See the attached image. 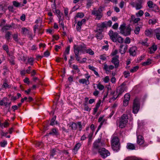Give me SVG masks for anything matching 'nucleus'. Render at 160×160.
<instances>
[{
  "label": "nucleus",
  "mask_w": 160,
  "mask_h": 160,
  "mask_svg": "<svg viewBox=\"0 0 160 160\" xmlns=\"http://www.w3.org/2000/svg\"><path fill=\"white\" fill-rule=\"evenodd\" d=\"M84 47L82 45H74L73 46L74 52L75 54V57L77 60L80 62L81 61L80 60L81 58L79 56V53L82 52Z\"/></svg>",
  "instance_id": "nucleus-1"
},
{
  "label": "nucleus",
  "mask_w": 160,
  "mask_h": 160,
  "mask_svg": "<svg viewBox=\"0 0 160 160\" xmlns=\"http://www.w3.org/2000/svg\"><path fill=\"white\" fill-rule=\"evenodd\" d=\"M104 9V7L100 6L98 10H93L92 12V14L96 16L95 19L100 20L103 16L102 12Z\"/></svg>",
  "instance_id": "nucleus-2"
},
{
  "label": "nucleus",
  "mask_w": 160,
  "mask_h": 160,
  "mask_svg": "<svg viewBox=\"0 0 160 160\" xmlns=\"http://www.w3.org/2000/svg\"><path fill=\"white\" fill-rule=\"evenodd\" d=\"M128 116L126 114H123L121 117L119 122V126L121 128H124L128 123Z\"/></svg>",
  "instance_id": "nucleus-3"
},
{
  "label": "nucleus",
  "mask_w": 160,
  "mask_h": 160,
  "mask_svg": "<svg viewBox=\"0 0 160 160\" xmlns=\"http://www.w3.org/2000/svg\"><path fill=\"white\" fill-rule=\"evenodd\" d=\"M140 108V101L138 98H136L134 100L132 106V112L135 114L138 113Z\"/></svg>",
  "instance_id": "nucleus-4"
},
{
  "label": "nucleus",
  "mask_w": 160,
  "mask_h": 160,
  "mask_svg": "<svg viewBox=\"0 0 160 160\" xmlns=\"http://www.w3.org/2000/svg\"><path fill=\"white\" fill-rule=\"evenodd\" d=\"M101 139H98V140H96L93 144V149H97L98 150V149L101 148V147H103L105 146V144L103 142L101 141Z\"/></svg>",
  "instance_id": "nucleus-5"
},
{
  "label": "nucleus",
  "mask_w": 160,
  "mask_h": 160,
  "mask_svg": "<svg viewBox=\"0 0 160 160\" xmlns=\"http://www.w3.org/2000/svg\"><path fill=\"white\" fill-rule=\"evenodd\" d=\"M98 152L103 158H105L110 155L109 152L103 148L99 149Z\"/></svg>",
  "instance_id": "nucleus-6"
},
{
  "label": "nucleus",
  "mask_w": 160,
  "mask_h": 160,
  "mask_svg": "<svg viewBox=\"0 0 160 160\" xmlns=\"http://www.w3.org/2000/svg\"><path fill=\"white\" fill-rule=\"evenodd\" d=\"M108 34L112 41L113 42H116V38L118 35V33L117 32H114L112 30H111L109 31Z\"/></svg>",
  "instance_id": "nucleus-7"
},
{
  "label": "nucleus",
  "mask_w": 160,
  "mask_h": 160,
  "mask_svg": "<svg viewBox=\"0 0 160 160\" xmlns=\"http://www.w3.org/2000/svg\"><path fill=\"white\" fill-rule=\"evenodd\" d=\"M119 56L116 55L112 58L111 62L114 64L116 68H118L119 65Z\"/></svg>",
  "instance_id": "nucleus-8"
},
{
  "label": "nucleus",
  "mask_w": 160,
  "mask_h": 160,
  "mask_svg": "<svg viewBox=\"0 0 160 160\" xmlns=\"http://www.w3.org/2000/svg\"><path fill=\"white\" fill-rule=\"evenodd\" d=\"M125 85L126 84L123 82L118 88L117 91V93H118V96L121 95L124 92L125 90Z\"/></svg>",
  "instance_id": "nucleus-9"
},
{
  "label": "nucleus",
  "mask_w": 160,
  "mask_h": 160,
  "mask_svg": "<svg viewBox=\"0 0 160 160\" xmlns=\"http://www.w3.org/2000/svg\"><path fill=\"white\" fill-rule=\"evenodd\" d=\"M137 48L136 47L134 46L131 47L129 50L130 56L135 57L136 55Z\"/></svg>",
  "instance_id": "nucleus-10"
},
{
  "label": "nucleus",
  "mask_w": 160,
  "mask_h": 160,
  "mask_svg": "<svg viewBox=\"0 0 160 160\" xmlns=\"http://www.w3.org/2000/svg\"><path fill=\"white\" fill-rule=\"evenodd\" d=\"M112 148L113 151L115 152H117L119 151L120 149V144H114V143L113 144H112Z\"/></svg>",
  "instance_id": "nucleus-11"
},
{
  "label": "nucleus",
  "mask_w": 160,
  "mask_h": 160,
  "mask_svg": "<svg viewBox=\"0 0 160 160\" xmlns=\"http://www.w3.org/2000/svg\"><path fill=\"white\" fill-rule=\"evenodd\" d=\"M154 33V30L151 29H147L145 31V34L148 37H152L153 34Z\"/></svg>",
  "instance_id": "nucleus-12"
},
{
  "label": "nucleus",
  "mask_w": 160,
  "mask_h": 160,
  "mask_svg": "<svg viewBox=\"0 0 160 160\" xmlns=\"http://www.w3.org/2000/svg\"><path fill=\"white\" fill-rule=\"evenodd\" d=\"M131 28L130 26L126 27L125 30L124 32V33L122 34L125 36H127L130 35L131 34Z\"/></svg>",
  "instance_id": "nucleus-13"
},
{
  "label": "nucleus",
  "mask_w": 160,
  "mask_h": 160,
  "mask_svg": "<svg viewBox=\"0 0 160 160\" xmlns=\"http://www.w3.org/2000/svg\"><path fill=\"white\" fill-rule=\"evenodd\" d=\"M13 24H14L12 23V25L6 24L5 25H4L1 29L2 31L4 32L7 30H9L10 28L12 27Z\"/></svg>",
  "instance_id": "nucleus-14"
},
{
  "label": "nucleus",
  "mask_w": 160,
  "mask_h": 160,
  "mask_svg": "<svg viewBox=\"0 0 160 160\" xmlns=\"http://www.w3.org/2000/svg\"><path fill=\"white\" fill-rule=\"evenodd\" d=\"M144 142L143 138L141 135H139L137 137V142L138 144L141 145Z\"/></svg>",
  "instance_id": "nucleus-15"
},
{
  "label": "nucleus",
  "mask_w": 160,
  "mask_h": 160,
  "mask_svg": "<svg viewBox=\"0 0 160 160\" xmlns=\"http://www.w3.org/2000/svg\"><path fill=\"white\" fill-rule=\"evenodd\" d=\"M124 47V45H121L120 46V50L119 51L121 53V54H123L125 53L126 50H127L128 48V45H126L124 48H122L123 47Z\"/></svg>",
  "instance_id": "nucleus-16"
},
{
  "label": "nucleus",
  "mask_w": 160,
  "mask_h": 160,
  "mask_svg": "<svg viewBox=\"0 0 160 160\" xmlns=\"http://www.w3.org/2000/svg\"><path fill=\"white\" fill-rule=\"evenodd\" d=\"M157 46L154 44L151 47L149 48V51L148 52L150 54H152L153 53L157 50Z\"/></svg>",
  "instance_id": "nucleus-17"
},
{
  "label": "nucleus",
  "mask_w": 160,
  "mask_h": 160,
  "mask_svg": "<svg viewBox=\"0 0 160 160\" xmlns=\"http://www.w3.org/2000/svg\"><path fill=\"white\" fill-rule=\"evenodd\" d=\"M29 31V30L25 27H23L21 28V33L22 34L24 35L25 36L28 33Z\"/></svg>",
  "instance_id": "nucleus-18"
},
{
  "label": "nucleus",
  "mask_w": 160,
  "mask_h": 160,
  "mask_svg": "<svg viewBox=\"0 0 160 160\" xmlns=\"http://www.w3.org/2000/svg\"><path fill=\"white\" fill-rule=\"evenodd\" d=\"M120 144L118 138L116 136L112 138L111 141V144Z\"/></svg>",
  "instance_id": "nucleus-19"
},
{
  "label": "nucleus",
  "mask_w": 160,
  "mask_h": 160,
  "mask_svg": "<svg viewBox=\"0 0 160 160\" xmlns=\"http://www.w3.org/2000/svg\"><path fill=\"white\" fill-rule=\"evenodd\" d=\"M126 148L128 149L132 150L135 149V145L131 143H128L127 144Z\"/></svg>",
  "instance_id": "nucleus-20"
},
{
  "label": "nucleus",
  "mask_w": 160,
  "mask_h": 160,
  "mask_svg": "<svg viewBox=\"0 0 160 160\" xmlns=\"http://www.w3.org/2000/svg\"><path fill=\"white\" fill-rule=\"evenodd\" d=\"M81 145V144L79 142H78L76 144L73 149V151L74 154H76L77 151L79 149Z\"/></svg>",
  "instance_id": "nucleus-21"
},
{
  "label": "nucleus",
  "mask_w": 160,
  "mask_h": 160,
  "mask_svg": "<svg viewBox=\"0 0 160 160\" xmlns=\"http://www.w3.org/2000/svg\"><path fill=\"white\" fill-rule=\"evenodd\" d=\"M154 33L155 34L157 39L160 40V30L157 29L154 30Z\"/></svg>",
  "instance_id": "nucleus-22"
},
{
  "label": "nucleus",
  "mask_w": 160,
  "mask_h": 160,
  "mask_svg": "<svg viewBox=\"0 0 160 160\" xmlns=\"http://www.w3.org/2000/svg\"><path fill=\"white\" fill-rule=\"evenodd\" d=\"M58 150L56 148H53L50 151V158H52L53 156L56 155L58 152Z\"/></svg>",
  "instance_id": "nucleus-23"
},
{
  "label": "nucleus",
  "mask_w": 160,
  "mask_h": 160,
  "mask_svg": "<svg viewBox=\"0 0 160 160\" xmlns=\"http://www.w3.org/2000/svg\"><path fill=\"white\" fill-rule=\"evenodd\" d=\"M58 134V130H57L56 128H53L51 131L48 134L46 135L48 136V135H57Z\"/></svg>",
  "instance_id": "nucleus-24"
},
{
  "label": "nucleus",
  "mask_w": 160,
  "mask_h": 160,
  "mask_svg": "<svg viewBox=\"0 0 160 160\" xmlns=\"http://www.w3.org/2000/svg\"><path fill=\"white\" fill-rule=\"evenodd\" d=\"M8 59L9 61V62L11 65H14L15 64V57L12 55H9L8 58Z\"/></svg>",
  "instance_id": "nucleus-25"
},
{
  "label": "nucleus",
  "mask_w": 160,
  "mask_h": 160,
  "mask_svg": "<svg viewBox=\"0 0 160 160\" xmlns=\"http://www.w3.org/2000/svg\"><path fill=\"white\" fill-rule=\"evenodd\" d=\"M86 7L88 8H90L94 3L93 0H86Z\"/></svg>",
  "instance_id": "nucleus-26"
},
{
  "label": "nucleus",
  "mask_w": 160,
  "mask_h": 160,
  "mask_svg": "<svg viewBox=\"0 0 160 160\" xmlns=\"http://www.w3.org/2000/svg\"><path fill=\"white\" fill-rule=\"evenodd\" d=\"M126 28V24L125 23H123L121 25L119 28V29L120 30V33L122 34L124 33Z\"/></svg>",
  "instance_id": "nucleus-27"
},
{
  "label": "nucleus",
  "mask_w": 160,
  "mask_h": 160,
  "mask_svg": "<svg viewBox=\"0 0 160 160\" xmlns=\"http://www.w3.org/2000/svg\"><path fill=\"white\" fill-rule=\"evenodd\" d=\"M79 82L82 84H85L86 85H88L89 84V82L88 80H86L85 79H81L79 80Z\"/></svg>",
  "instance_id": "nucleus-28"
},
{
  "label": "nucleus",
  "mask_w": 160,
  "mask_h": 160,
  "mask_svg": "<svg viewBox=\"0 0 160 160\" xmlns=\"http://www.w3.org/2000/svg\"><path fill=\"white\" fill-rule=\"evenodd\" d=\"M131 19L132 21L134 23H137L141 20L140 18H135V16L134 15H132L131 16Z\"/></svg>",
  "instance_id": "nucleus-29"
},
{
  "label": "nucleus",
  "mask_w": 160,
  "mask_h": 160,
  "mask_svg": "<svg viewBox=\"0 0 160 160\" xmlns=\"http://www.w3.org/2000/svg\"><path fill=\"white\" fill-rule=\"evenodd\" d=\"M69 127L71 128L72 129L76 130L77 128V124L74 122H72L69 126Z\"/></svg>",
  "instance_id": "nucleus-30"
},
{
  "label": "nucleus",
  "mask_w": 160,
  "mask_h": 160,
  "mask_svg": "<svg viewBox=\"0 0 160 160\" xmlns=\"http://www.w3.org/2000/svg\"><path fill=\"white\" fill-rule=\"evenodd\" d=\"M12 35V32L10 31H7L6 32L5 35V38L8 41L9 40L10 38V37Z\"/></svg>",
  "instance_id": "nucleus-31"
},
{
  "label": "nucleus",
  "mask_w": 160,
  "mask_h": 160,
  "mask_svg": "<svg viewBox=\"0 0 160 160\" xmlns=\"http://www.w3.org/2000/svg\"><path fill=\"white\" fill-rule=\"evenodd\" d=\"M8 100V99L6 97H4L0 101V105L3 106L4 103Z\"/></svg>",
  "instance_id": "nucleus-32"
},
{
  "label": "nucleus",
  "mask_w": 160,
  "mask_h": 160,
  "mask_svg": "<svg viewBox=\"0 0 160 160\" xmlns=\"http://www.w3.org/2000/svg\"><path fill=\"white\" fill-rule=\"evenodd\" d=\"M103 29H103V28H102L99 24H98L97 25V27L96 32H102Z\"/></svg>",
  "instance_id": "nucleus-33"
},
{
  "label": "nucleus",
  "mask_w": 160,
  "mask_h": 160,
  "mask_svg": "<svg viewBox=\"0 0 160 160\" xmlns=\"http://www.w3.org/2000/svg\"><path fill=\"white\" fill-rule=\"evenodd\" d=\"M97 34L96 37L98 39L101 40L102 38L103 35L102 34V32H96Z\"/></svg>",
  "instance_id": "nucleus-34"
},
{
  "label": "nucleus",
  "mask_w": 160,
  "mask_h": 160,
  "mask_svg": "<svg viewBox=\"0 0 160 160\" xmlns=\"http://www.w3.org/2000/svg\"><path fill=\"white\" fill-rule=\"evenodd\" d=\"M151 63V60L150 59H148L147 61L143 62L142 64V65L145 66L148 65Z\"/></svg>",
  "instance_id": "nucleus-35"
},
{
  "label": "nucleus",
  "mask_w": 160,
  "mask_h": 160,
  "mask_svg": "<svg viewBox=\"0 0 160 160\" xmlns=\"http://www.w3.org/2000/svg\"><path fill=\"white\" fill-rule=\"evenodd\" d=\"M117 42H118L119 43H122L123 42V39L119 35H118L117 38H116Z\"/></svg>",
  "instance_id": "nucleus-36"
},
{
  "label": "nucleus",
  "mask_w": 160,
  "mask_h": 160,
  "mask_svg": "<svg viewBox=\"0 0 160 160\" xmlns=\"http://www.w3.org/2000/svg\"><path fill=\"white\" fill-rule=\"evenodd\" d=\"M151 9L152 11L155 12H158L159 11L158 7L155 4H154L153 6Z\"/></svg>",
  "instance_id": "nucleus-37"
},
{
  "label": "nucleus",
  "mask_w": 160,
  "mask_h": 160,
  "mask_svg": "<svg viewBox=\"0 0 160 160\" xmlns=\"http://www.w3.org/2000/svg\"><path fill=\"white\" fill-rule=\"evenodd\" d=\"M136 9L137 10H139L142 8V3H137L136 4L135 6Z\"/></svg>",
  "instance_id": "nucleus-38"
},
{
  "label": "nucleus",
  "mask_w": 160,
  "mask_h": 160,
  "mask_svg": "<svg viewBox=\"0 0 160 160\" xmlns=\"http://www.w3.org/2000/svg\"><path fill=\"white\" fill-rule=\"evenodd\" d=\"M84 16V14L83 12H78L77 13L76 17L78 18H82Z\"/></svg>",
  "instance_id": "nucleus-39"
},
{
  "label": "nucleus",
  "mask_w": 160,
  "mask_h": 160,
  "mask_svg": "<svg viewBox=\"0 0 160 160\" xmlns=\"http://www.w3.org/2000/svg\"><path fill=\"white\" fill-rule=\"evenodd\" d=\"M86 53H89L90 55H93L94 54V52L90 48L86 50Z\"/></svg>",
  "instance_id": "nucleus-40"
},
{
  "label": "nucleus",
  "mask_w": 160,
  "mask_h": 160,
  "mask_svg": "<svg viewBox=\"0 0 160 160\" xmlns=\"http://www.w3.org/2000/svg\"><path fill=\"white\" fill-rule=\"evenodd\" d=\"M147 4L149 8H152L154 4H153V2L151 1H149L147 2Z\"/></svg>",
  "instance_id": "nucleus-41"
},
{
  "label": "nucleus",
  "mask_w": 160,
  "mask_h": 160,
  "mask_svg": "<svg viewBox=\"0 0 160 160\" xmlns=\"http://www.w3.org/2000/svg\"><path fill=\"white\" fill-rule=\"evenodd\" d=\"M124 160H139V159L137 158L128 157L126 158Z\"/></svg>",
  "instance_id": "nucleus-42"
},
{
  "label": "nucleus",
  "mask_w": 160,
  "mask_h": 160,
  "mask_svg": "<svg viewBox=\"0 0 160 160\" xmlns=\"http://www.w3.org/2000/svg\"><path fill=\"white\" fill-rule=\"evenodd\" d=\"M144 12L142 10H139L138 12L136 13V15L137 17H141L143 15Z\"/></svg>",
  "instance_id": "nucleus-43"
},
{
  "label": "nucleus",
  "mask_w": 160,
  "mask_h": 160,
  "mask_svg": "<svg viewBox=\"0 0 160 160\" xmlns=\"http://www.w3.org/2000/svg\"><path fill=\"white\" fill-rule=\"evenodd\" d=\"M7 144V142L6 141L4 140L0 142V145L1 147H4Z\"/></svg>",
  "instance_id": "nucleus-44"
},
{
  "label": "nucleus",
  "mask_w": 160,
  "mask_h": 160,
  "mask_svg": "<svg viewBox=\"0 0 160 160\" xmlns=\"http://www.w3.org/2000/svg\"><path fill=\"white\" fill-rule=\"evenodd\" d=\"M56 119V116H54L51 120L50 125L52 126H53L55 124V121Z\"/></svg>",
  "instance_id": "nucleus-45"
},
{
  "label": "nucleus",
  "mask_w": 160,
  "mask_h": 160,
  "mask_svg": "<svg viewBox=\"0 0 160 160\" xmlns=\"http://www.w3.org/2000/svg\"><path fill=\"white\" fill-rule=\"evenodd\" d=\"M103 69L105 70L106 73L110 71L109 67L106 64H104Z\"/></svg>",
  "instance_id": "nucleus-46"
},
{
  "label": "nucleus",
  "mask_w": 160,
  "mask_h": 160,
  "mask_svg": "<svg viewBox=\"0 0 160 160\" xmlns=\"http://www.w3.org/2000/svg\"><path fill=\"white\" fill-rule=\"evenodd\" d=\"M12 4L13 5L16 7H19L20 5V3L18 2H17L15 1H13L12 2Z\"/></svg>",
  "instance_id": "nucleus-47"
},
{
  "label": "nucleus",
  "mask_w": 160,
  "mask_h": 160,
  "mask_svg": "<svg viewBox=\"0 0 160 160\" xmlns=\"http://www.w3.org/2000/svg\"><path fill=\"white\" fill-rule=\"evenodd\" d=\"M70 49V46H68V47L66 48L65 51L64 53V54L68 55L69 54Z\"/></svg>",
  "instance_id": "nucleus-48"
},
{
  "label": "nucleus",
  "mask_w": 160,
  "mask_h": 160,
  "mask_svg": "<svg viewBox=\"0 0 160 160\" xmlns=\"http://www.w3.org/2000/svg\"><path fill=\"white\" fill-rule=\"evenodd\" d=\"M139 68V67L138 66H136L134 67L133 68L130 70V71L132 72H136Z\"/></svg>",
  "instance_id": "nucleus-49"
},
{
  "label": "nucleus",
  "mask_w": 160,
  "mask_h": 160,
  "mask_svg": "<svg viewBox=\"0 0 160 160\" xmlns=\"http://www.w3.org/2000/svg\"><path fill=\"white\" fill-rule=\"evenodd\" d=\"M140 28L139 26L136 27L134 30V32L136 34H138L140 31Z\"/></svg>",
  "instance_id": "nucleus-50"
},
{
  "label": "nucleus",
  "mask_w": 160,
  "mask_h": 160,
  "mask_svg": "<svg viewBox=\"0 0 160 160\" xmlns=\"http://www.w3.org/2000/svg\"><path fill=\"white\" fill-rule=\"evenodd\" d=\"M26 35L28 36L30 40H32L33 39L32 34L31 32L29 31L28 33Z\"/></svg>",
  "instance_id": "nucleus-51"
},
{
  "label": "nucleus",
  "mask_w": 160,
  "mask_h": 160,
  "mask_svg": "<svg viewBox=\"0 0 160 160\" xmlns=\"http://www.w3.org/2000/svg\"><path fill=\"white\" fill-rule=\"evenodd\" d=\"M97 88L100 90H102L104 88V86L100 84H97Z\"/></svg>",
  "instance_id": "nucleus-52"
},
{
  "label": "nucleus",
  "mask_w": 160,
  "mask_h": 160,
  "mask_svg": "<svg viewBox=\"0 0 160 160\" xmlns=\"http://www.w3.org/2000/svg\"><path fill=\"white\" fill-rule=\"evenodd\" d=\"M9 125V123L7 122H5L4 123H2V128H3V127L4 128H6L7 127V126H8Z\"/></svg>",
  "instance_id": "nucleus-53"
},
{
  "label": "nucleus",
  "mask_w": 160,
  "mask_h": 160,
  "mask_svg": "<svg viewBox=\"0 0 160 160\" xmlns=\"http://www.w3.org/2000/svg\"><path fill=\"white\" fill-rule=\"evenodd\" d=\"M130 98V95L129 94L127 93L124 95V99L129 101Z\"/></svg>",
  "instance_id": "nucleus-54"
},
{
  "label": "nucleus",
  "mask_w": 160,
  "mask_h": 160,
  "mask_svg": "<svg viewBox=\"0 0 160 160\" xmlns=\"http://www.w3.org/2000/svg\"><path fill=\"white\" fill-rule=\"evenodd\" d=\"M77 125H78L79 128V130L81 131L82 130V123L81 122H78L77 123Z\"/></svg>",
  "instance_id": "nucleus-55"
},
{
  "label": "nucleus",
  "mask_w": 160,
  "mask_h": 160,
  "mask_svg": "<svg viewBox=\"0 0 160 160\" xmlns=\"http://www.w3.org/2000/svg\"><path fill=\"white\" fill-rule=\"evenodd\" d=\"M124 42L126 44H129L131 42L130 39L129 37H127L125 39Z\"/></svg>",
  "instance_id": "nucleus-56"
},
{
  "label": "nucleus",
  "mask_w": 160,
  "mask_h": 160,
  "mask_svg": "<svg viewBox=\"0 0 160 160\" xmlns=\"http://www.w3.org/2000/svg\"><path fill=\"white\" fill-rule=\"evenodd\" d=\"M13 38L15 41L16 42H18V35L17 34H14L13 35Z\"/></svg>",
  "instance_id": "nucleus-57"
},
{
  "label": "nucleus",
  "mask_w": 160,
  "mask_h": 160,
  "mask_svg": "<svg viewBox=\"0 0 160 160\" xmlns=\"http://www.w3.org/2000/svg\"><path fill=\"white\" fill-rule=\"evenodd\" d=\"M124 74V77L125 78H127L130 76V73L129 71H125L123 73Z\"/></svg>",
  "instance_id": "nucleus-58"
},
{
  "label": "nucleus",
  "mask_w": 160,
  "mask_h": 160,
  "mask_svg": "<svg viewBox=\"0 0 160 160\" xmlns=\"http://www.w3.org/2000/svg\"><path fill=\"white\" fill-rule=\"evenodd\" d=\"M109 81V77L108 76L105 77L103 78V81L105 83H108Z\"/></svg>",
  "instance_id": "nucleus-59"
},
{
  "label": "nucleus",
  "mask_w": 160,
  "mask_h": 160,
  "mask_svg": "<svg viewBox=\"0 0 160 160\" xmlns=\"http://www.w3.org/2000/svg\"><path fill=\"white\" fill-rule=\"evenodd\" d=\"M2 48L7 52H9L8 47L7 45H4L2 46Z\"/></svg>",
  "instance_id": "nucleus-60"
},
{
  "label": "nucleus",
  "mask_w": 160,
  "mask_h": 160,
  "mask_svg": "<svg viewBox=\"0 0 160 160\" xmlns=\"http://www.w3.org/2000/svg\"><path fill=\"white\" fill-rule=\"evenodd\" d=\"M99 24L103 29L107 27V23L106 22H103L101 24Z\"/></svg>",
  "instance_id": "nucleus-61"
},
{
  "label": "nucleus",
  "mask_w": 160,
  "mask_h": 160,
  "mask_svg": "<svg viewBox=\"0 0 160 160\" xmlns=\"http://www.w3.org/2000/svg\"><path fill=\"white\" fill-rule=\"evenodd\" d=\"M9 86V85H8L6 82H4L2 85V87L5 88H10V87Z\"/></svg>",
  "instance_id": "nucleus-62"
},
{
  "label": "nucleus",
  "mask_w": 160,
  "mask_h": 160,
  "mask_svg": "<svg viewBox=\"0 0 160 160\" xmlns=\"http://www.w3.org/2000/svg\"><path fill=\"white\" fill-rule=\"evenodd\" d=\"M88 68L89 69H90V70H91L93 71H94L95 70V69H96L95 68L92 66H91L90 65H89L88 66Z\"/></svg>",
  "instance_id": "nucleus-63"
},
{
  "label": "nucleus",
  "mask_w": 160,
  "mask_h": 160,
  "mask_svg": "<svg viewBox=\"0 0 160 160\" xmlns=\"http://www.w3.org/2000/svg\"><path fill=\"white\" fill-rule=\"evenodd\" d=\"M118 26V24L117 23H115L112 26V28L114 29H117Z\"/></svg>",
  "instance_id": "nucleus-64"
}]
</instances>
